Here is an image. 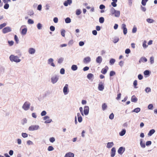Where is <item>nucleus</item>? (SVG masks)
<instances>
[{
    "label": "nucleus",
    "mask_w": 157,
    "mask_h": 157,
    "mask_svg": "<svg viewBox=\"0 0 157 157\" xmlns=\"http://www.w3.org/2000/svg\"><path fill=\"white\" fill-rule=\"evenodd\" d=\"M84 113L85 115H87L89 113V107L87 106H85L84 107Z\"/></svg>",
    "instance_id": "nucleus-11"
},
{
    "label": "nucleus",
    "mask_w": 157,
    "mask_h": 157,
    "mask_svg": "<svg viewBox=\"0 0 157 157\" xmlns=\"http://www.w3.org/2000/svg\"><path fill=\"white\" fill-rule=\"evenodd\" d=\"M77 117L78 121L79 122H81L82 121V118L80 115V114L79 113H77Z\"/></svg>",
    "instance_id": "nucleus-20"
},
{
    "label": "nucleus",
    "mask_w": 157,
    "mask_h": 157,
    "mask_svg": "<svg viewBox=\"0 0 157 157\" xmlns=\"http://www.w3.org/2000/svg\"><path fill=\"white\" fill-rule=\"evenodd\" d=\"M149 23H152L154 21L152 19L150 18H147L146 20Z\"/></svg>",
    "instance_id": "nucleus-34"
},
{
    "label": "nucleus",
    "mask_w": 157,
    "mask_h": 157,
    "mask_svg": "<svg viewBox=\"0 0 157 157\" xmlns=\"http://www.w3.org/2000/svg\"><path fill=\"white\" fill-rule=\"evenodd\" d=\"M149 71L148 70H146L144 72V74L145 75H148L149 74Z\"/></svg>",
    "instance_id": "nucleus-49"
},
{
    "label": "nucleus",
    "mask_w": 157,
    "mask_h": 157,
    "mask_svg": "<svg viewBox=\"0 0 157 157\" xmlns=\"http://www.w3.org/2000/svg\"><path fill=\"white\" fill-rule=\"evenodd\" d=\"M6 25V23H3L2 24H1L0 25V29H2L3 28L5 27Z\"/></svg>",
    "instance_id": "nucleus-38"
},
{
    "label": "nucleus",
    "mask_w": 157,
    "mask_h": 157,
    "mask_svg": "<svg viewBox=\"0 0 157 157\" xmlns=\"http://www.w3.org/2000/svg\"><path fill=\"white\" fill-rule=\"evenodd\" d=\"M131 101L132 102H136L137 101V98L135 95H133L132 97Z\"/></svg>",
    "instance_id": "nucleus-19"
},
{
    "label": "nucleus",
    "mask_w": 157,
    "mask_h": 157,
    "mask_svg": "<svg viewBox=\"0 0 157 157\" xmlns=\"http://www.w3.org/2000/svg\"><path fill=\"white\" fill-rule=\"evenodd\" d=\"M50 30L52 31H54L55 30V27L53 26H51L50 28Z\"/></svg>",
    "instance_id": "nucleus-53"
},
{
    "label": "nucleus",
    "mask_w": 157,
    "mask_h": 157,
    "mask_svg": "<svg viewBox=\"0 0 157 157\" xmlns=\"http://www.w3.org/2000/svg\"><path fill=\"white\" fill-rule=\"evenodd\" d=\"M63 60V59L62 58H59L58 61V63H60L62 62Z\"/></svg>",
    "instance_id": "nucleus-52"
},
{
    "label": "nucleus",
    "mask_w": 157,
    "mask_h": 157,
    "mask_svg": "<svg viewBox=\"0 0 157 157\" xmlns=\"http://www.w3.org/2000/svg\"><path fill=\"white\" fill-rule=\"evenodd\" d=\"M29 24H33L34 23L33 21L31 19H29L28 21Z\"/></svg>",
    "instance_id": "nucleus-42"
},
{
    "label": "nucleus",
    "mask_w": 157,
    "mask_h": 157,
    "mask_svg": "<svg viewBox=\"0 0 157 157\" xmlns=\"http://www.w3.org/2000/svg\"><path fill=\"white\" fill-rule=\"evenodd\" d=\"M105 6L103 5H101L99 6V8L100 9L102 10L104 9H105Z\"/></svg>",
    "instance_id": "nucleus-56"
},
{
    "label": "nucleus",
    "mask_w": 157,
    "mask_h": 157,
    "mask_svg": "<svg viewBox=\"0 0 157 157\" xmlns=\"http://www.w3.org/2000/svg\"><path fill=\"white\" fill-rule=\"evenodd\" d=\"M119 39L118 37H116L113 40V42L114 43H116L119 41Z\"/></svg>",
    "instance_id": "nucleus-44"
},
{
    "label": "nucleus",
    "mask_w": 157,
    "mask_h": 157,
    "mask_svg": "<svg viewBox=\"0 0 157 157\" xmlns=\"http://www.w3.org/2000/svg\"><path fill=\"white\" fill-rule=\"evenodd\" d=\"M74 154L71 152H68L65 155L64 157H74Z\"/></svg>",
    "instance_id": "nucleus-17"
},
{
    "label": "nucleus",
    "mask_w": 157,
    "mask_h": 157,
    "mask_svg": "<svg viewBox=\"0 0 157 157\" xmlns=\"http://www.w3.org/2000/svg\"><path fill=\"white\" fill-rule=\"evenodd\" d=\"M109 67L107 66H106L105 67V68H103L102 69L101 71V72L102 74L105 75Z\"/></svg>",
    "instance_id": "nucleus-12"
},
{
    "label": "nucleus",
    "mask_w": 157,
    "mask_h": 157,
    "mask_svg": "<svg viewBox=\"0 0 157 157\" xmlns=\"http://www.w3.org/2000/svg\"><path fill=\"white\" fill-rule=\"evenodd\" d=\"M150 62L151 63H154V58L153 57H151L150 58Z\"/></svg>",
    "instance_id": "nucleus-63"
},
{
    "label": "nucleus",
    "mask_w": 157,
    "mask_h": 157,
    "mask_svg": "<svg viewBox=\"0 0 157 157\" xmlns=\"http://www.w3.org/2000/svg\"><path fill=\"white\" fill-rule=\"evenodd\" d=\"M44 120H45V123H50L52 120L50 119H49V117L47 116H46L44 117L43 118Z\"/></svg>",
    "instance_id": "nucleus-10"
},
{
    "label": "nucleus",
    "mask_w": 157,
    "mask_h": 157,
    "mask_svg": "<svg viewBox=\"0 0 157 157\" xmlns=\"http://www.w3.org/2000/svg\"><path fill=\"white\" fill-rule=\"evenodd\" d=\"M117 2H112L111 3V5H112L114 7H115L117 6V4H116V3Z\"/></svg>",
    "instance_id": "nucleus-62"
},
{
    "label": "nucleus",
    "mask_w": 157,
    "mask_h": 157,
    "mask_svg": "<svg viewBox=\"0 0 157 157\" xmlns=\"http://www.w3.org/2000/svg\"><path fill=\"white\" fill-rule=\"evenodd\" d=\"M115 74V73L114 71H111L110 72L109 75L110 76L114 75Z\"/></svg>",
    "instance_id": "nucleus-48"
},
{
    "label": "nucleus",
    "mask_w": 157,
    "mask_h": 157,
    "mask_svg": "<svg viewBox=\"0 0 157 157\" xmlns=\"http://www.w3.org/2000/svg\"><path fill=\"white\" fill-rule=\"evenodd\" d=\"M155 132V130L154 129H151L150 130L149 132L148 135L149 136H151Z\"/></svg>",
    "instance_id": "nucleus-29"
},
{
    "label": "nucleus",
    "mask_w": 157,
    "mask_h": 157,
    "mask_svg": "<svg viewBox=\"0 0 157 157\" xmlns=\"http://www.w3.org/2000/svg\"><path fill=\"white\" fill-rule=\"evenodd\" d=\"M148 0H142L141 3L143 6H145L146 4V3Z\"/></svg>",
    "instance_id": "nucleus-39"
},
{
    "label": "nucleus",
    "mask_w": 157,
    "mask_h": 157,
    "mask_svg": "<svg viewBox=\"0 0 157 157\" xmlns=\"http://www.w3.org/2000/svg\"><path fill=\"white\" fill-rule=\"evenodd\" d=\"M102 58L100 56H98L96 59V62L100 64L101 63L102 61Z\"/></svg>",
    "instance_id": "nucleus-16"
},
{
    "label": "nucleus",
    "mask_w": 157,
    "mask_h": 157,
    "mask_svg": "<svg viewBox=\"0 0 157 157\" xmlns=\"http://www.w3.org/2000/svg\"><path fill=\"white\" fill-rule=\"evenodd\" d=\"M11 29L10 27H6L3 29L2 31L3 33H7L11 32Z\"/></svg>",
    "instance_id": "nucleus-4"
},
{
    "label": "nucleus",
    "mask_w": 157,
    "mask_h": 157,
    "mask_svg": "<svg viewBox=\"0 0 157 157\" xmlns=\"http://www.w3.org/2000/svg\"><path fill=\"white\" fill-rule=\"evenodd\" d=\"M39 127L38 125H32L30 126L29 128V131H33L37 130Z\"/></svg>",
    "instance_id": "nucleus-7"
},
{
    "label": "nucleus",
    "mask_w": 157,
    "mask_h": 157,
    "mask_svg": "<svg viewBox=\"0 0 157 157\" xmlns=\"http://www.w3.org/2000/svg\"><path fill=\"white\" fill-rule=\"evenodd\" d=\"M9 7V5L8 3H6L4 6V8L5 9H7Z\"/></svg>",
    "instance_id": "nucleus-41"
},
{
    "label": "nucleus",
    "mask_w": 157,
    "mask_h": 157,
    "mask_svg": "<svg viewBox=\"0 0 157 157\" xmlns=\"http://www.w3.org/2000/svg\"><path fill=\"white\" fill-rule=\"evenodd\" d=\"M94 75L93 74L91 73H89L87 75V78L89 79H91L93 77Z\"/></svg>",
    "instance_id": "nucleus-31"
},
{
    "label": "nucleus",
    "mask_w": 157,
    "mask_h": 157,
    "mask_svg": "<svg viewBox=\"0 0 157 157\" xmlns=\"http://www.w3.org/2000/svg\"><path fill=\"white\" fill-rule=\"evenodd\" d=\"M22 136L24 138H26L28 136V134L25 133H22Z\"/></svg>",
    "instance_id": "nucleus-45"
},
{
    "label": "nucleus",
    "mask_w": 157,
    "mask_h": 157,
    "mask_svg": "<svg viewBox=\"0 0 157 157\" xmlns=\"http://www.w3.org/2000/svg\"><path fill=\"white\" fill-rule=\"evenodd\" d=\"M65 22L67 23H70L71 22V19L69 17H67L65 19Z\"/></svg>",
    "instance_id": "nucleus-32"
},
{
    "label": "nucleus",
    "mask_w": 157,
    "mask_h": 157,
    "mask_svg": "<svg viewBox=\"0 0 157 157\" xmlns=\"http://www.w3.org/2000/svg\"><path fill=\"white\" fill-rule=\"evenodd\" d=\"M58 76L57 75H55L52 77L51 78L52 82L53 84L56 83L58 80Z\"/></svg>",
    "instance_id": "nucleus-6"
},
{
    "label": "nucleus",
    "mask_w": 157,
    "mask_h": 157,
    "mask_svg": "<svg viewBox=\"0 0 157 157\" xmlns=\"http://www.w3.org/2000/svg\"><path fill=\"white\" fill-rule=\"evenodd\" d=\"M153 108V105L152 104H150L148 106V108L149 109H152Z\"/></svg>",
    "instance_id": "nucleus-43"
},
{
    "label": "nucleus",
    "mask_w": 157,
    "mask_h": 157,
    "mask_svg": "<svg viewBox=\"0 0 157 157\" xmlns=\"http://www.w3.org/2000/svg\"><path fill=\"white\" fill-rule=\"evenodd\" d=\"M60 73L61 74H64L65 73L64 69L63 68H61L60 71Z\"/></svg>",
    "instance_id": "nucleus-57"
},
{
    "label": "nucleus",
    "mask_w": 157,
    "mask_h": 157,
    "mask_svg": "<svg viewBox=\"0 0 157 157\" xmlns=\"http://www.w3.org/2000/svg\"><path fill=\"white\" fill-rule=\"evenodd\" d=\"M113 142H108L107 144V147L108 148L111 147L113 145Z\"/></svg>",
    "instance_id": "nucleus-22"
},
{
    "label": "nucleus",
    "mask_w": 157,
    "mask_h": 157,
    "mask_svg": "<svg viewBox=\"0 0 157 157\" xmlns=\"http://www.w3.org/2000/svg\"><path fill=\"white\" fill-rule=\"evenodd\" d=\"M10 59L11 62H14L16 63L19 62L21 61V60L19 59L17 56H14L13 55L10 56Z\"/></svg>",
    "instance_id": "nucleus-1"
},
{
    "label": "nucleus",
    "mask_w": 157,
    "mask_h": 157,
    "mask_svg": "<svg viewBox=\"0 0 157 157\" xmlns=\"http://www.w3.org/2000/svg\"><path fill=\"white\" fill-rule=\"evenodd\" d=\"M151 90V89L149 87H147L145 89V91L147 93L150 92Z\"/></svg>",
    "instance_id": "nucleus-61"
},
{
    "label": "nucleus",
    "mask_w": 157,
    "mask_h": 157,
    "mask_svg": "<svg viewBox=\"0 0 157 157\" xmlns=\"http://www.w3.org/2000/svg\"><path fill=\"white\" fill-rule=\"evenodd\" d=\"M104 19L103 17H101L99 18V22L101 23H103V22H104Z\"/></svg>",
    "instance_id": "nucleus-37"
},
{
    "label": "nucleus",
    "mask_w": 157,
    "mask_h": 157,
    "mask_svg": "<svg viewBox=\"0 0 157 157\" xmlns=\"http://www.w3.org/2000/svg\"><path fill=\"white\" fill-rule=\"evenodd\" d=\"M54 149V148L52 146H49L48 148V150L49 151H52Z\"/></svg>",
    "instance_id": "nucleus-40"
},
{
    "label": "nucleus",
    "mask_w": 157,
    "mask_h": 157,
    "mask_svg": "<svg viewBox=\"0 0 157 157\" xmlns=\"http://www.w3.org/2000/svg\"><path fill=\"white\" fill-rule=\"evenodd\" d=\"M137 81L136 80H135L133 82V85L135 86V88H136V86L137 85Z\"/></svg>",
    "instance_id": "nucleus-59"
},
{
    "label": "nucleus",
    "mask_w": 157,
    "mask_h": 157,
    "mask_svg": "<svg viewBox=\"0 0 157 157\" xmlns=\"http://www.w3.org/2000/svg\"><path fill=\"white\" fill-rule=\"evenodd\" d=\"M125 150V148L123 147H120L118 150V153L120 155H122Z\"/></svg>",
    "instance_id": "nucleus-8"
},
{
    "label": "nucleus",
    "mask_w": 157,
    "mask_h": 157,
    "mask_svg": "<svg viewBox=\"0 0 157 157\" xmlns=\"http://www.w3.org/2000/svg\"><path fill=\"white\" fill-rule=\"evenodd\" d=\"M116 149L114 147L112 148L111 150V156L113 157L115 155Z\"/></svg>",
    "instance_id": "nucleus-14"
},
{
    "label": "nucleus",
    "mask_w": 157,
    "mask_h": 157,
    "mask_svg": "<svg viewBox=\"0 0 157 157\" xmlns=\"http://www.w3.org/2000/svg\"><path fill=\"white\" fill-rule=\"evenodd\" d=\"M130 52H131V51L129 49L127 48L126 49V50L125 51V53L126 54H128Z\"/></svg>",
    "instance_id": "nucleus-54"
},
{
    "label": "nucleus",
    "mask_w": 157,
    "mask_h": 157,
    "mask_svg": "<svg viewBox=\"0 0 157 157\" xmlns=\"http://www.w3.org/2000/svg\"><path fill=\"white\" fill-rule=\"evenodd\" d=\"M72 3V0H67L64 2L63 5L65 6H68V5H70Z\"/></svg>",
    "instance_id": "nucleus-15"
},
{
    "label": "nucleus",
    "mask_w": 157,
    "mask_h": 157,
    "mask_svg": "<svg viewBox=\"0 0 157 157\" xmlns=\"http://www.w3.org/2000/svg\"><path fill=\"white\" fill-rule=\"evenodd\" d=\"M71 69L73 71H76L78 67L76 65H73L71 67Z\"/></svg>",
    "instance_id": "nucleus-30"
},
{
    "label": "nucleus",
    "mask_w": 157,
    "mask_h": 157,
    "mask_svg": "<svg viewBox=\"0 0 157 157\" xmlns=\"http://www.w3.org/2000/svg\"><path fill=\"white\" fill-rule=\"evenodd\" d=\"M114 15L116 17H119L120 15V12L119 11H117L116 10Z\"/></svg>",
    "instance_id": "nucleus-27"
},
{
    "label": "nucleus",
    "mask_w": 157,
    "mask_h": 157,
    "mask_svg": "<svg viewBox=\"0 0 157 157\" xmlns=\"http://www.w3.org/2000/svg\"><path fill=\"white\" fill-rule=\"evenodd\" d=\"M147 59L145 57H142L139 60V62H146L147 61Z\"/></svg>",
    "instance_id": "nucleus-23"
},
{
    "label": "nucleus",
    "mask_w": 157,
    "mask_h": 157,
    "mask_svg": "<svg viewBox=\"0 0 157 157\" xmlns=\"http://www.w3.org/2000/svg\"><path fill=\"white\" fill-rule=\"evenodd\" d=\"M49 141L52 143H53L55 141V138L53 137H51L49 139Z\"/></svg>",
    "instance_id": "nucleus-46"
},
{
    "label": "nucleus",
    "mask_w": 157,
    "mask_h": 157,
    "mask_svg": "<svg viewBox=\"0 0 157 157\" xmlns=\"http://www.w3.org/2000/svg\"><path fill=\"white\" fill-rule=\"evenodd\" d=\"M140 145L143 148H144L145 147V143L143 142L142 140L140 141Z\"/></svg>",
    "instance_id": "nucleus-35"
},
{
    "label": "nucleus",
    "mask_w": 157,
    "mask_h": 157,
    "mask_svg": "<svg viewBox=\"0 0 157 157\" xmlns=\"http://www.w3.org/2000/svg\"><path fill=\"white\" fill-rule=\"evenodd\" d=\"M81 12L79 10H77L76 11V14L77 15H79L81 14Z\"/></svg>",
    "instance_id": "nucleus-58"
},
{
    "label": "nucleus",
    "mask_w": 157,
    "mask_h": 157,
    "mask_svg": "<svg viewBox=\"0 0 157 157\" xmlns=\"http://www.w3.org/2000/svg\"><path fill=\"white\" fill-rule=\"evenodd\" d=\"M58 18L57 17H55L53 19V21L55 23H57L58 22Z\"/></svg>",
    "instance_id": "nucleus-60"
},
{
    "label": "nucleus",
    "mask_w": 157,
    "mask_h": 157,
    "mask_svg": "<svg viewBox=\"0 0 157 157\" xmlns=\"http://www.w3.org/2000/svg\"><path fill=\"white\" fill-rule=\"evenodd\" d=\"M107 107V105L105 103H104L102 104V108L103 110H104L106 109Z\"/></svg>",
    "instance_id": "nucleus-26"
},
{
    "label": "nucleus",
    "mask_w": 157,
    "mask_h": 157,
    "mask_svg": "<svg viewBox=\"0 0 157 157\" xmlns=\"http://www.w3.org/2000/svg\"><path fill=\"white\" fill-rule=\"evenodd\" d=\"M114 115L113 113H111L109 116V118L110 119H113L114 118Z\"/></svg>",
    "instance_id": "nucleus-47"
},
{
    "label": "nucleus",
    "mask_w": 157,
    "mask_h": 157,
    "mask_svg": "<svg viewBox=\"0 0 157 157\" xmlns=\"http://www.w3.org/2000/svg\"><path fill=\"white\" fill-rule=\"evenodd\" d=\"M30 104L27 102H25L22 106V108L25 110H28L30 107Z\"/></svg>",
    "instance_id": "nucleus-2"
},
{
    "label": "nucleus",
    "mask_w": 157,
    "mask_h": 157,
    "mask_svg": "<svg viewBox=\"0 0 157 157\" xmlns=\"http://www.w3.org/2000/svg\"><path fill=\"white\" fill-rule=\"evenodd\" d=\"M115 62V60L114 59H110L109 63L111 65L113 64Z\"/></svg>",
    "instance_id": "nucleus-33"
},
{
    "label": "nucleus",
    "mask_w": 157,
    "mask_h": 157,
    "mask_svg": "<svg viewBox=\"0 0 157 157\" xmlns=\"http://www.w3.org/2000/svg\"><path fill=\"white\" fill-rule=\"evenodd\" d=\"M121 96V93H120L118 94L117 95V97L116 98V99L117 100H119L120 99Z\"/></svg>",
    "instance_id": "nucleus-50"
},
{
    "label": "nucleus",
    "mask_w": 157,
    "mask_h": 157,
    "mask_svg": "<svg viewBox=\"0 0 157 157\" xmlns=\"http://www.w3.org/2000/svg\"><path fill=\"white\" fill-rule=\"evenodd\" d=\"M35 52V50L34 49L31 48L29 49V53L31 54H34Z\"/></svg>",
    "instance_id": "nucleus-21"
},
{
    "label": "nucleus",
    "mask_w": 157,
    "mask_h": 157,
    "mask_svg": "<svg viewBox=\"0 0 157 157\" xmlns=\"http://www.w3.org/2000/svg\"><path fill=\"white\" fill-rule=\"evenodd\" d=\"M46 114V112L45 111H43L41 113V116H45Z\"/></svg>",
    "instance_id": "nucleus-64"
},
{
    "label": "nucleus",
    "mask_w": 157,
    "mask_h": 157,
    "mask_svg": "<svg viewBox=\"0 0 157 157\" xmlns=\"http://www.w3.org/2000/svg\"><path fill=\"white\" fill-rule=\"evenodd\" d=\"M140 109L139 108H135L133 112L137 113L140 111Z\"/></svg>",
    "instance_id": "nucleus-36"
},
{
    "label": "nucleus",
    "mask_w": 157,
    "mask_h": 157,
    "mask_svg": "<svg viewBox=\"0 0 157 157\" xmlns=\"http://www.w3.org/2000/svg\"><path fill=\"white\" fill-rule=\"evenodd\" d=\"M121 29L123 30L124 34L126 35L127 33V29L126 28V25L125 24H123L122 25Z\"/></svg>",
    "instance_id": "nucleus-5"
},
{
    "label": "nucleus",
    "mask_w": 157,
    "mask_h": 157,
    "mask_svg": "<svg viewBox=\"0 0 157 157\" xmlns=\"http://www.w3.org/2000/svg\"><path fill=\"white\" fill-rule=\"evenodd\" d=\"M27 31V28H24L22 29L21 33L22 35H25L26 34Z\"/></svg>",
    "instance_id": "nucleus-28"
},
{
    "label": "nucleus",
    "mask_w": 157,
    "mask_h": 157,
    "mask_svg": "<svg viewBox=\"0 0 157 157\" xmlns=\"http://www.w3.org/2000/svg\"><path fill=\"white\" fill-rule=\"evenodd\" d=\"M116 10L113 8H112L110 10V13L111 15H113L115 13Z\"/></svg>",
    "instance_id": "nucleus-24"
},
{
    "label": "nucleus",
    "mask_w": 157,
    "mask_h": 157,
    "mask_svg": "<svg viewBox=\"0 0 157 157\" xmlns=\"http://www.w3.org/2000/svg\"><path fill=\"white\" fill-rule=\"evenodd\" d=\"M126 133V130L125 129L119 132V135L122 136L124 135Z\"/></svg>",
    "instance_id": "nucleus-25"
},
{
    "label": "nucleus",
    "mask_w": 157,
    "mask_h": 157,
    "mask_svg": "<svg viewBox=\"0 0 157 157\" xmlns=\"http://www.w3.org/2000/svg\"><path fill=\"white\" fill-rule=\"evenodd\" d=\"M104 86L103 85V83L102 82H100L98 86V89L99 90L102 91L104 89Z\"/></svg>",
    "instance_id": "nucleus-13"
},
{
    "label": "nucleus",
    "mask_w": 157,
    "mask_h": 157,
    "mask_svg": "<svg viewBox=\"0 0 157 157\" xmlns=\"http://www.w3.org/2000/svg\"><path fill=\"white\" fill-rule=\"evenodd\" d=\"M42 27V25L40 23H39L37 24V27L38 29H41V28Z\"/></svg>",
    "instance_id": "nucleus-51"
},
{
    "label": "nucleus",
    "mask_w": 157,
    "mask_h": 157,
    "mask_svg": "<svg viewBox=\"0 0 157 157\" xmlns=\"http://www.w3.org/2000/svg\"><path fill=\"white\" fill-rule=\"evenodd\" d=\"M53 59L52 58H50L48 60V64H51V66L54 67L55 66V64L53 63Z\"/></svg>",
    "instance_id": "nucleus-18"
},
{
    "label": "nucleus",
    "mask_w": 157,
    "mask_h": 157,
    "mask_svg": "<svg viewBox=\"0 0 157 157\" xmlns=\"http://www.w3.org/2000/svg\"><path fill=\"white\" fill-rule=\"evenodd\" d=\"M69 91L68 85L67 84H66L63 88V92L65 95H66L68 93Z\"/></svg>",
    "instance_id": "nucleus-3"
},
{
    "label": "nucleus",
    "mask_w": 157,
    "mask_h": 157,
    "mask_svg": "<svg viewBox=\"0 0 157 157\" xmlns=\"http://www.w3.org/2000/svg\"><path fill=\"white\" fill-rule=\"evenodd\" d=\"M14 40L16 43H18V37L16 35H15L14 36Z\"/></svg>",
    "instance_id": "nucleus-55"
},
{
    "label": "nucleus",
    "mask_w": 157,
    "mask_h": 157,
    "mask_svg": "<svg viewBox=\"0 0 157 157\" xmlns=\"http://www.w3.org/2000/svg\"><path fill=\"white\" fill-rule=\"evenodd\" d=\"M91 61V59L90 57H86L83 60V62L85 64L89 63Z\"/></svg>",
    "instance_id": "nucleus-9"
}]
</instances>
